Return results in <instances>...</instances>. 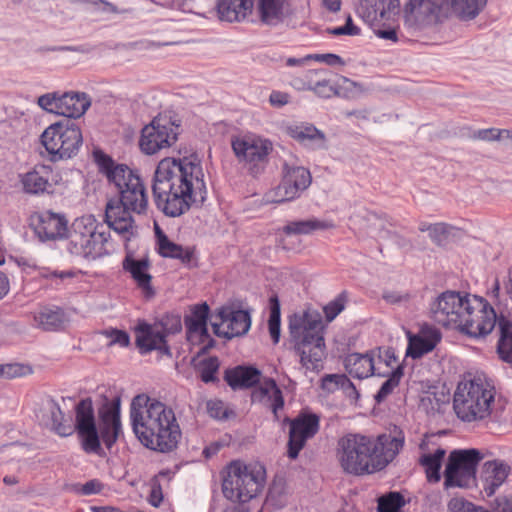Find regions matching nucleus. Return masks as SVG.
<instances>
[{"mask_svg":"<svg viewBox=\"0 0 512 512\" xmlns=\"http://www.w3.org/2000/svg\"><path fill=\"white\" fill-rule=\"evenodd\" d=\"M220 320H251L250 310L243 307L242 302L234 300L221 306L217 311Z\"/></svg>","mask_w":512,"mask_h":512,"instance_id":"c03bdc74","label":"nucleus"},{"mask_svg":"<svg viewBox=\"0 0 512 512\" xmlns=\"http://www.w3.org/2000/svg\"><path fill=\"white\" fill-rule=\"evenodd\" d=\"M250 399L251 403H261L268 408L273 415L274 422L280 421V412L285 407V398L274 378L264 377L263 385L251 391Z\"/></svg>","mask_w":512,"mask_h":512,"instance_id":"412c9836","label":"nucleus"},{"mask_svg":"<svg viewBox=\"0 0 512 512\" xmlns=\"http://www.w3.org/2000/svg\"><path fill=\"white\" fill-rule=\"evenodd\" d=\"M405 374V365L399 364L390 372H376L374 376L386 377L387 379L381 384L378 391L374 394L376 404L383 403L387 397L393 393L394 389L399 386L401 379Z\"/></svg>","mask_w":512,"mask_h":512,"instance_id":"c9c22d12","label":"nucleus"},{"mask_svg":"<svg viewBox=\"0 0 512 512\" xmlns=\"http://www.w3.org/2000/svg\"><path fill=\"white\" fill-rule=\"evenodd\" d=\"M495 387L487 379L474 377L459 382L453 396V409L463 422L485 421L496 418L492 409L495 401Z\"/></svg>","mask_w":512,"mask_h":512,"instance_id":"423d86ee","label":"nucleus"},{"mask_svg":"<svg viewBox=\"0 0 512 512\" xmlns=\"http://www.w3.org/2000/svg\"><path fill=\"white\" fill-rule=\"evenodd\" d=\"M48 409L51 414L52 428L61 437H68L75 431L80 442L81 449L85 442H94L97 438L95 427L96 415L91 397L80 399L74 406L75 423L72 426L64 421V412L59 403L49 397L47 400Z\"/></svg>","mask_w":512,"mask_h":512,"instance_id":"6e6552de","label":"nucleus"},{"mask_svg":"<svg viewBox=\"0 0 512 512\" xmlns=\"http://www.w3.org/2000/svg\"><path fill=\"white\" fill-rule=\"evenodd\" d=\"M52 169L50 166L38 165L33 170L21 176V184L24 192L39 195L49 192L52 188L50 182Z\"/></svg>","mask_w":512,"mask_h":512,"instance_id":"c85d7f7f","label":"nucleus"},{"mask_svg":"<svg viewBox=\"0 0 512 512\" xmlns=\"http://www.w3.org/2000/svg\"><path fill=\"white\" fill-rule=\"evenodd\" d=\"M330 322H289L291 341L294 350L300 356V362L306 366L322 360L326 345L324 334Z\"/></svg>","mask_w":512,"mask_h":512,"instance_id":"9d476101","label":"nucleus"},{"mask_svg":"<svg viewBox=\"0 0 512 512\" xmlns=\"http://www.w3.org/2000/svg\"><path fill=\"white\" fill-rule=\"evenodd\" d=\"M103 334L111 339L110 345L118 344L121 347L130 345V335L126 330L110 328L103 331Z\"/></svg>","mask_w":512,"mask_h":512,"instance_id":"052dcab7","label":"nucleus"},{"mask_svg":"<svg viewBox=\"0 0 512 512\" xmlns=\"http://www.w3.org/2000/svg\"><path fill=\"white\" fill-rule=\"evenodd\" d=\"M509 473L510 466L505 462L499 460L486 461L480 474V481L486 496H493L496 490L505 482Z\"/></svg>","mask_w":512,"mask_h":512,"instance_id":"bb28decb","label":"nucleus"},{"mask_svg":"<svg viewBox=\"0 0 512 512\" xmlns=\"http://www.w3.org/2000/svg\"><path fill=\"white\" fill-rule=\"evenodd\" d=\"M231 147L237 161L253 176L265 170L273 151L269 139L252 133L232 137Z\"/></svg>","mask_w":512,"mask_h":512,"instance_id":"9b49d317","label":"nucleus"},{"mask_svg":"<svg viewBox=\"0 0 512 512\" xmlns=\"http://www.w3.org/2000/svg\"><path fill=\"white\" fill-rule=\"evenodd\" d=\"M342 449L341 466L349 474L361 476L386 468L404 445L403 432L391 437L385 433L376 438L350 435L339 441Z\"/></svg>","mask_w":512,"mask_h":512,"instance_id":"7ed1b4c3","label":"nucleus"},{"mask_svg":"<svg viewBox=\"0 0 512 512\" xmlns=\"http://www.w3.org/2000/svg\"><path fill=\"white\" fill-rule=\"evenodd\" d=\"M69 322H5L3 331L9 336H17L19 340L31 342L36 334L34 331L64 332Z\"/></svg>","mask_w":512,"mask_h":512,"instance_id":"393cba45","label":"nucleus"},{"mask_svg":"<svg viewBox=\"0 0 512 512\" xmlns=\"http://www.w3.org/2000/svg\"><path fill=\"white\" fill-rule=\"evenodd\" d=\"M169 322H137L134 327L135 347L140 355H148L157 351L161 356L172 358L171 347L168 344V332L165 324Z\"/></svg>","mask_w":512,"mask_h":512,"instance_id":"dca6fc26","label":"nucleus"},{"mask_svg":"<svg viewBox=\"0 0 512 512\" xmlns=\"http://www.w3.org/2000/svg\"><path fill=\"white\" fill-rule=\"evenodd\" d=\"M449 233V226L445 223L433 224L430 230L429 237L437 245H441L447 238Z\"/></svg>","mask_w":512,"mask_h":512,"instance_id":"774afa93","label":"nucleus"},{"mask_svg":"<svg viewBox=\"0 0 512 512\" xmlns=\"http://www.w3.org/2000/svg\"><path fill=\"white\" fill-rule=\"evenodd\" d=\"M179 125L168 118H154L142 129L139 141L142 152L153 155L174 145L178 139Z\"/></svg>","mask_w":512,"mask_h":512,"instance_id":"2eb2a0df","label":"nucleus"},{"mask_svg":"<svg viewBox=\"0 0 512 512\" xmlns=\"http://www.w3.org/2000/svg\"><path fill=\"white\" fill-rule=\"evenodd\" d=\"M38 315L39 320H61L65 316L63 309L56 305L41 307Z\"/></svg>","mask_w":512,"mask_h":512,"instance_id":"338daca9","label":"nucleus"},{"mask_svg":"<svg viewBox=\"0 0 512 512\" xmlns=\"http://www.w3.org/2000/svg\"><path fill=\"white\" fill-rule=\"evenodd\" d=\"M95 427L97 439L94 442H85L82 450L86 454H93L103 458L106 457V452L102 444L108 450H111L119 438L123 436L122 422L96 419Z\"/></svg>","mask_w":512,"mask_h":512,"instance_id":"aec40b11","label":"nucleus"},{"mask_svg":"<svg viewBox=\"0 0 512 512\" xmlns=\"http://www.w3.org/2000/svg\"><path fill=\"white\" fill-rule=\"evenodd\" d=\"M347 302L346 292L340 293L335 299L323 307L326 320H334L345 308Z\"/></svg>","mask_w":512,"mask_h":512,"instance_id":"6e6d98bb","label":"nucleus"},{"mask_svg":"<svg viewBox=\"0 0 512 512\" xmlns=\"http://www.w3.org/2000/svg\"><path fill=\"white\" fill-rule=\"evenodd\" d=\"M31 225L41 239L53 240L65 235L66 219L57 213L43 211L31 216Z\"/></svg>","mask_w":512,"mask_h":512,"instance_id":"5701e85b","label":"nucleus"},{"mask_svg":"<svg viewBox=\"0 0 512 512\" xmlns=\"http://www.w3.org/2000/svg\"><path fill=\"white\" fill-rule=\"evenodd\" d=\"M59 102V115L68 118L81 117L91 105L90 98L83 92H65L60 94Z\"/></svg>","mask_w":512,"mask_h":512,"instance_id":"473e14b6","label":"nucleus"},{"mask_svg":"<svg viewBox=\"0 0 512 512\" xmlns=\"http://www.w3.org/2000/svg\"><path fill=\"white\" fill-rule=\"evenodd\" d=\"M436 319L446 320H505L498 317L494 307L483 297L459 291L447 290L430 304Z\"/></svg>","mask_w":512,"mask_h":512,"instance_id":"39448f33","label":"nucleus"},{"mask_svg":"<svg viewBox=\"0 0 512 512\" xmlns=\"http://www.w3.org/2000/svg\"><path fill=\"white\" fill-rule=\"evenodd\" d=\"M149 267L150 262L147 258L135 259L132 256H126L123 261L124 270L131 274L146 298H151L155 294L151 286L152 277L149 273Z\"/></svg>","mask_w":512,"mask_h":512,"instance_id":"cd10ccee","label":"nucleus"},{"mask_svg":"<svg viewBox=\"0 0 512 512\" xmlns=\"http://www.w3.org/2000/svg\"><path fill=\"white\" fill-rule=\"evenodd\" d=\"M285 132L289 137L308 150L315 151L327 148V140L324 132L311 123L299 122L287 125Z\"/></svg>","mask_w":512,"mask_h":512,"instance_id":"b1692460","label":"nucleus"},{"mask_svg":"<svg viewBox=\"0 0 512 512\" xmlns=\"http://www.w3.org/2000/svg\"><path fill=\"white\" fill-rule=\"evenodd\" d=\"M204 172L199 160L162 159L154 172L152 193L157 208L166 216L179 217L207 198Z\"/></svg>","mask_w":512,"mask_h":512,"instance_id":"f257e3e1","label":"nucleus"},{"mask_svg":"<svg viewBox=\"0 0 512 512\" xmlns=\"http://www.w3.org/2000/svg\"><path fill=\"white\" fill-rule=\"evenodd\" d=\"M408 344L406 348V357L414 360L421 359L425 355L434 351L442 340V332L439 328L428 322H423L418 333L406 332Z\"/></svg>","mask_w":512,"mask_h":512,"instance_id":"6ab92c4d","label":"nucleus"},{"mask_svg":"<svg viewBox=\"0 0 512 512\" xmlns=\"http://www.w3.org/2000/svg\"><path fill=\"white\" fill-rule=\"evenodd\" d=\"M253 0H217V14L221 21L241 22L251 15Z\"/></svg>","mask_w":512,"mask_h":512,"instance_id":"7c9ffc66","label":"nucleus"},{"mask_svg":"<svg viewBox=\"0 0 512 512\" xmlns=\"http://www.w3.org/2000/svg\"><path fill=\"white\" fill-rule=\"evenodd\" d=\"M284 176L281 183L266 194L268 202L283 203L300 196L311 184L310 171L302 166L284 164Z\"/></svg>","mask_w":512,"mask_h":512,"instance_id":"a211bd4d","label":"nucleus"},{"mask_svg":"<svg viewBox=\"0 0 512 512\" xmlns=\"http://www.w3.org/2000/svg\"><path fill=\"white\" fill-rule=\"evenodd\" d=\"M153 400L156 399L151 398L147 394H138L132 399L130 407V421L132 430H136L139 421L143 420L145 411H143L142 408L148 410V405L152 403Z\"/></svg>","mask_w":512,"mask_h":512,"instance_id":"de8ad7c7","label":"nucleus"},{"mask_svg":"<svg viewBox=\"0 0 512 512\" xmlns=\"http://www.w3.org/2000/svg\"><path fill=\"white\" fill-rule=\"evenodd\" d=\"M450 512H512V497L498 496L487 509L464 498H453L448 503Z\"/></svg>","mask_w":512,"mask_h":512,"instance_id":"c756f323","label":"nucleus"},{"mask_svg":"<svg viewBox=\"0 0 512 512\" xmlns=\"http://www.w3.org/2000/svg\"><path fill=\"white\" fill-rule=\"evenodd\" d=\"M60 94L58 92L46 93L38 97L37 104L46 112L60 114Z\"/></svg>","mask_w":512,"mask_h":512,"instance_id":"13d9d810","label":"nucleus"},{"mask_svg":"<svg viewBox=\"0 0 512 512\" xmlns=\"http://www.w3.org/2000/svg\"><path fill=\"white\" fill-rule=\"evenodd\" d=\"M487 5V0H452V13L462 20L476 18Z\"/></svg>","mask_w":512,"mask_h":512,"instance_id":"ea45409f","label":"nucleus"},{"mask_svg":"<svg viewBox=\"0 0 512 512\" xmlns=\"http://www.w3.org/2000/svg\"><path fill=\"white\" fill-rule=\"evenodd\" d=\"M327 381L337 383L338 389H341L350 400L357 402L360 399L359 391L346 374H329Z\"/></svg>","mask_w":512,"mask_h":512,"instance_id":"3c124183","label":"nucleus"},{"mask_svg":"<svg viewBox=\"0 0 512 512\" xmlns=\"http://www.w3.org/2000/svg\"><path fill=\"white\" fill-rule=\"evenodd\" d=\"M498 327L496 352L500 360L512 364V322H498Z\"/></svg>","mask_w":512,"mask_h":512,"instance_id":"4c0bfd02","label":"nucleus"},{"mask_svg":"<svg viewBox=\"0 0 512 512\" xmlns=\"http://www.w3.org/2000/svg\"><path fill=\"white\" fill-rule=\"evenodd\" d=\"M3 365V378L13 379L17 377H24L33 373V368L30 364L24 363H7Z\"/></svg>","mask_w":512,"mask_h":512,"instance_id":"5fc2aeb1","label":"nucleus"},{"mask_svg":"<svg viewBox=\"0 0 512 512\" xmlns=\"http://www.w3.org/2000/svg\"><path fill=\"white\" fill-rule=\"evenodd\" d=\"M41 144L53 162L71 159L82 147L83 136L77 124L71 121L48 126L40 136Z\"/></svg>","mask_w":512,"mask_h":512,"instance_id":"1a4fd4ad","label":"nucleus"},{"mask_svg":"<svg viewBox=\"0 0 512 512\" xmlns=\"http://www.w3.org/2000/svg\"><path fill=\"white\" fill-rule=\"evenodd\" d=\"M254 465H247L240 460H233L228 466L227 475L222 480V491L228 500L234 499V486L245 481L248 474L253 471Z\"/></svg>","mask_w":512,"mask_h":512,"instance_id":"f704fd0d","label":"nucleus"},{"mask_svg":"<svg viewBox=\"0 0 512 512\" xmlns=\"http://www.w3.org/2000/svg\"><path fill=\"white\" fill-rule=\"evenodd\" d=\"M452 12V0H410L405 7V23L423 27L447 17Z\"/></svg>","mask_w":512,"mask_h":512,"instance_id":"f3484780","label":"nucleus"},{"mask_svg":"<svg viewBox=\"0 0 512 512\" xmlns=\"http://www.w3.org/2000/svg\"><path fill=\"white\" fill-rule=\"evenodd\" d=\"M210 313L209 305L206 302L189 306V313L185 314L184 320H208Z\"/></svg>","mask_w":512,"mask_h":512,"instance_id":"680f3d73","label":"nucleus"},{"mask_svg":"<svg viewBox=\"0 0 512 512\" xmlns=\"http://www.w3.org/2000/svg\"><path fill=\"white\" fill-rule=\"evenodd\" d=\"M328 32L334 36L349 35L355 36L360 34V28L354 25L351 16H348L343 26L328 29Z\"/></svg>","mask_w":512,"mask_h":512,"instance_id":"69168bd1","label":"nucleus"},{"mask_svg":"<svg viewBox=\"0 0 512 512\" xmlns=\"http://www.w3.org/2000/svg\"><path fill=\"white\" fill-rule=\"evenodd\" d=\"M400 0H362L359 14L381 39L397 42L395 17L399 14Z\"/></svg>","mask_w":512,"mask_h":512,"instance_id":"ddd939ff","label":"nucleus"},{"mask_svg":"<svg viewBox=\"0 0 512 512\" xmlns=\"http://www.w3.org/2000/svg\"><path fill=\"white\" fill-rule=\"evenodd\" d=\"M446 456V450L439 447L433 453L422 454L419 464L424 467L429 483H438L441 480V468Z\"/></svg>","mask_w":512,"mask_h":512,"instance_id":"e433bc0d","label":"nucleus"},{"mask_svg":"<svg viewBox=\"0 0 512 512\" xmlns=\"http://www.w3.org/2000/svg\"><path fill=\"white\" fill-rule=\"evenodd\" d=\"M110 232L93 215L74 220L66 250L73 256L94 261L110 253Z\"/></svg>","mask_w":512,"mask_h":512,"instance_id":"0eeeda50","label":"nucleus"},{"mask_svg":"<svg viewBox=\"0 0 512 512\" xmlns=\"http://www.w3.org/2000/svg\"><path fill=\"white\" fill-rule=\"evenodd\" d=\"M445 329L455 328L461 334L474 339L476 322H438Z\"/></svg>","mask_w":512,"mask_h":512,"instance_id":"0e129e2a","label":"nucleus"},{"mask_svg":"<svg viewBox=\"0 0 512 512\" xmlns=\"http://www.w3.org/2000/svg\"><path fill=\"white\" fill-rule=\"evenodd\" d=\"M320 415L309 407L302 408L294 417L293 427L289 429L286 455L296 460L307 441L312 439L320 429Z\"/></svg>","mask_w":512,"mask_h":512,"instance_id":"4468645a","label":"nucleus"},{"mask_svg":"<svg viewBox=\"0 0 512 512\" xmlns=\"http://www.w3.org/2000/svg\"><path fill=\"white\" fill-rule=\"evenodd\" d=\"M483 454L476 448L452 450L447 458L444 476V489L467 488L476 481L477 468Z\"/></svg>","mask_w":512,"mask_h":512,"instance_id":"f8f14e48","label":"nucleus"},{"mask_svg":"<svg viewBox=\"0 0 512 512\" xmlns=\"http://www.w3.org/2000/svg\"><path fill=\"white\" fill-rule=\"evenodd\" d=\"M406 500L401 492L390 491L386 495L382 496L378 500L380 507H386L402 512V508L405 506Z\"/></svg>","mask_w":512,"mask_h":512,"instance_id":"4d7b16f0","label":"nucleus"},{"mask_svg":"<svg viewBox=\"0 0 512 512\" xmlns=\"http://www.w3.org/2000/svg\"><path fill=\"white\" fill-rule=\"evenodd\" d=\"M287 482L284 476L275 475L267 491V501L273 506H282L286 502Z\"/></svg>","mask_w":512,"mask_h":512,"instance_id":"a18cd8bd","label":"nucleus"},{"mask_svg":"<svg viewBox=\"0 0 512 512\" xmlns=\"http://www.w3.org/2000/svg\"><path fill=\"white\" fill-rule=\"evenodd\" d=\"M148 503L153 507H160L164 500V494L162 491V486L160 481L157 479V476H154L151 479V490L148 495Z\"/></svg>","mask_w":512,"mask_h":512,"instance_id":"e2e57ef3","label":"nucleus"},{"mask_svg":"<svg viewBox=\"0 0 512 512\" xmlns=\"http://www.w3.org/2000/svg\"><path fill=\"white\" fill-rule=\"evenodd\" d=\"M333 227V224L326 221H320L318 219H306L300 221L289 222L283 231L288 235H307L316 230H324Z\"/></svg>","mask_w":512,"mask_h":512,"instance_id":"a19ab883","label":"nucleus"},{"mask_svg":"<svg viewBox=\"0 0 512 512\" xmlns=\"http://www.w3.org/2000/svg\"><path fill=\"white\" fill-rule=\"evenodd\" d=\"M195 370L199 372L200 380L205 383H218V372L220 369V360L217 356H209L200 360L193 365Z\"/></svg>","mask_w":512,"mask_h":512,"instance_id":"37998d69","label":"nucleus"},{"mask_svg":"<svg viewBox=\"0 0 512 512\" xmlns=\"http://www.w3.org/2000/svg\"><path fill=\"white\" fill-rule=\"evenodd\" d=\"M258 10L263 23L275 26L288 15L289 2L288 0H259Z\"/></svg>","mask_w":512,"mask_h":512,"instance_id":"72a5a7b5","label":"nucleus"},{"mask_svg":"<svg viewBox=\"0 0 512 512\" xmlns=\"http://www.w3.org/2000/svg\"><path fill=\"white\" fill-rule=\"evenodd\" d=\"M347 373L356 379H365L376 374V368L369 350L365 353H350L343 361Z\"/></svg>","mask_w":512,"mask_h":512,"instance_id":"2f4dec72","label":"nucleus"},{"mask_svg":"<svg viewBox=\"0 0 512 512\" xmlns=\"http://www.w3.org/2000/svg\"><path fill=\"white\" fill-rule=\"evenodd\" d=\"M94 160L99 169L117 189L119 201H109L106 205L105 220L125 241L137 232L132 212L144 213L148 206V196L140 177L126 165H114L113 160L102 151L94 152Z\"/></svg>","mask_w":512,"mask_h":512,"instance_id":"f03ea898","label":"nucleus"},{"mask_svg":"<svg viewBox=\"0 0 512 512\" xmlns=\"http://www.w3.org/2000/svg\"><path fill=\"white\" fill-rule=\"evenodd\" d=\"M321 74H328V71L325 69L307 70L303 75L292 77L290 85L297 91H311Z\"/></svg>","mask_w":512,"mask_h":512,"instance_id":"09e8293b","label":"nucleus"},{"mask_svg":"<svg viewBox=\"0 0 512 512\" xmlns=\"http://www.w3.org/2000/svg\"><path fill=\"white\" fill-rule=\"evenodd\" d=\"M97 419L110 421H121V396L116 395L109 398L107 395H101V403L97 407Z\"/></svg>","mask_w":512,"mask_h":512,"instance_id":"79ce46f5","label":"nucleus"},{"mask_svg":"<svg viewBox=\"0 0 512 512\" xmlns=\"http://www.w3.org/2000/svg\"><path fill=\"white\" fill-rule=\"evenodd\" d=\"M266 482V468L264 465H254L253 471L250 472L245 478V481H240L234 486V499L233 502L244 504L257 497L264 489Z\"/></svg>","mask_w":512,"mask_h":512,"instance_id":"a878e982","label":"nucleus"},{"mask_svg":"<svg viewBox=\"0 0 512 512\" xmlns=\"http://www.w3.org/2000/svg\"><path fill=\"white\" fill-rule=\"evenodd\" d=\"M262 372L252 364H241L224 370L223 380L233 390H255L263 385Z\"/></svg>","mask_w":512,"mask_h":512,"instance_id":"4be33fe9","label":"nucleus"},{"mask_svg":"<svg viewBox=\"0 0 512 512\" xmlns=\"http://www.w3.org/2000/svg\"><path fill=\"white\" fill-rule=\"evenodd\" d=\"M158 252L162 257L180 260L183 264H189L194 258V248L178 245L169 239H163L158 247Z\"/></svg>","mask_w":512,"mask_h":512,"instance_id":"58836bf2","label":"nucleus"},{"mask_svg":"<svg viewBox=\"0 0 512 512\" xmlns=\"http://www.w3.org/2000/svg\"><path fill=\"white\" fill-rule=\"evenodd\" d=\"M206 409L209 416L219 421L236 418V412L226 407L221 399H210L206 402Z\"/></svg>","mask_w":512,"mask_h":512,"instance_id":"8fccbe9b","label":"nucleus"},{"mask_svg":"<svg viewBox=\"0 0 512 512\" xmlns=\"http://www.w3.org/2000/svg\"><path fill=\"white\" fill-rule=\"evenodd\" d=\"M311 91L321 98H331L338 93L335 85L327 78V74H321L317 78Z\"/></svg>","mask_w":512,"mask_h":512,"instance_id":"603ef678","label":"nucleus"},{"mask_svg":"<svg viewBox=\"0 0 512 512\" xmlns=\"http://www.w3.org/2000/svg\"><path fill=\"white\" fill-rule=\"evenodd\" d=\"M186 338L191 345H201L209 337L208 322H184Z\"/></svg>","mask_w":512,"mask_h":512,"instance_id":"49530a36","label":"nucleus"},{"mask_svg":"<svg viewBox=\"0 0 512 512\" xmlns=\"http://www.w3.org/2000/svg\"><path fill=\"white\" fill-rule=\"evenodd\" d=\"M133 432L144 447L159 453L176 450L182 436L174 410L160 400L148 405Z\"/></svg>","mask_w":512,"mask_h":512,"instance_id":"20e7f679","label":"nucleus"},{"mask_svg":"<svg viewBox=\"0 0 512 512\" xmlns=\"http://www.w3.org/2000/svg\"><path fill=\"white\" fill-rule=\"evenodd\" d=\"M105 485L99 479H91L85 483H75L71 485V491L77 495H95L100 494Z\"/></svg>","mask_w":512,"mask_h":512,"instance_id":"864d4df0","label":"nucleus"},{"mask_svg":"<svg viewBox=\"0 0 512 512\" xmlns=\"http://www.w3.org/2000/svg\"><path fill=\"white\" fill-rule=\"evenodd\" d=\"M369 353H371V357L373 358L374 362L375 358H377L379 362H383L387 367H391L392 363L396 362L398 359L395 354V349L390 346H378L369 350Z\"/></svg>","mask_w":512,"mask_h":512,"instance_id":"bf43d9fd","label":"nucleus"}]
</instances>
